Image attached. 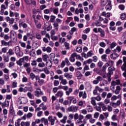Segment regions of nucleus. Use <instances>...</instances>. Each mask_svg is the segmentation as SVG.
Returning <instances> with one entry per match:
<instances>
[{"label":"nucleus","instance_id":"1","mask_svg":"<svg viewBox=\"0 0 126 126\" xmlns=\"http://www.w3.org/2000/svg\"><path fill=\"white\" fill-rule=\"evenodd\" d=\"M115 70L116 69L113 66H111L108 68V72L107 74V77L108 78V80L109 82L112 80V79H111V75H112V74H113V71H115Z\"/></svg>","mask_w":126,"mask_h":126},{"label":"nucleus","instance_id":"2","mask_svg":"<svg viewBox=\"0 0 126 126\" xmlns=\"http://www.w3.org/2000/svg\"><path fill=\"white\" fill-rule=\"evenodd\" d=\"M15 53L18 57H22V56H23V52L20 51V48L18 46L15 47Z\"/></svg>","mask_w":126,"mask_h":126},{"label":"nucleus","instance_id":"3","mask_svg":"<svg viewBox=\"0 0 126 126\" xmlns=\"http://www.w3.org/2000/svg\"><path fill=\"white\" fill-rule=\"evenodd\" d=\"M109 66V63L105 64L103 67L102 70L99 71L100 75H103V74H106V68Z\"/></svg>","mask_w":126,"mask_h":126},{"label":"nucleus","instance_id":"4","mask_svg":"<svg viewBox=\"0 0 126 126\" xmlns=\"http://www.w3.org/2000/svg\"><path fill=\"white\" fill-rule=\"evenodd\" d=\"M48 120L51 123V126H54V125H55V121L57 120V117H54L53 118V116H50L48 117Z\"/></svg>","mask_w":126,"mask_h":126},{"label":"nucleus","instance_id":"5","mask_svg":"<svg viewBox=\"0 0 126 126\" xmlns=\"http://www.w3.org/2000/svg\"><path fill=\"white\" fill-rule=\"evenodd\" d=\"M67 110L68 112H77L78 107L72 105L68 107Z\"/></svg>","mask_w":126,"mask_h":126},{"label":"nucleus","instance_id":"6","mask_svg":"<svg viewBox=\"0 0 126 126\" xmlns=\"http://www.w3.org/2000/svg\"><path fill=\"white\" fill-rule=\"evenodd\" d=\"M103 80V78L100 76H98L96 77V80L93 81L94 84H98L100 81H102Z\"/></svg>","mask_w":126,"mask_h":126},{"label":"nucleus","instance_id":"7","mask_svg":"<svg viewBox=\"0 0 126 126\" xmlns=\"http://www.w3.org/2000/svg\"><path fill=\"white\" fill-rule=\"evenodd\" d=\"M38 90H40V91H34V94L36 97H39V96H42V95H44V93H43V92L41 91V89H38Z\"/></svg>","mask_w":126,"mask_h":126},{"label":"nucleus","instance_id":"8","mask_svg":"<svg viewBox=\"0 0 126 126\" xmlns=\"http://www.w3.org/2000/svg\"><path fill=\"white\" fill-rule=\"evenodd\" d=\"M76 56V53H74L72 54L70 56V57L69 58V61L71 62V63H74V62L75 61V56Z\"/></svg>","mask_w":126,"mask_h":126},{"label":"nucleus","instance_id":"9","mask_svg":"<svg viewBox=\"0 0 126 126\" xmlns=\"http://www.w3.org/2000/svg\"><path fill=\"white\" fill-rule=\"evenodd\" d=\"M111 90H112L113 93H115V94L118 95V94H120V91H121V87L118 86L116 87L115 91H114L113 89H112Z\"/></svg>","mask_w":126,"mask_h":126},{"label":"nucleus","instance_id":"10","mask_svg":"<svg viewBox=\"0 0 126 126\" xmlns=\"http://www.w3.org/2000/svg\"><path fill=\"white\" fill-rule=\"evenodd\" d=\"M9 106V101L8 100H5L4 102L2 103L1 107L3 109L5 108V107H8Z\"/></svg>","mask_w":126,"mask_h":126},{"label":"nucleus","instance_id":"11","mask_svg":"<svg viewBox=\"0 0 126 126\" xmlns=\"http://www.w3.org/2000/svg\"><path fill=\"white\" fill-rule=\"evenodd\" d=\"M41 123H44L45 126H49L48 120L45 118H42L41 119Z\"/></svg>","mask_w":126,"mask_h":126},{"label":"nucleus","instance_id":"12","mask_svg":"<svg viewBox=\"0 0 126 126\" xmlns=\"http://www.w3.org/2000/svg\"><path fill=\"white\" fill-rule=\"evenodd\" d=\"M119 56L120 55L117 53H112L110 55V58L112 60H115L117 58H119Z\"/></svg>","mask_w":126,"mask_h":126},{"label":"nucleus","instance_id":"13","mask_svg":"<svg viewBox=\"0 0 126 126\" xmlns=\"http://www.w3.org/2000/svg\"><path fill=\"white\" fill-rule=\"evenodd\" d=\"M121 68L122 70H124L125 71V72L123 73V75L124 76V77H126V63L123 64L121 67Z\"/></svg>","mask_w":126,"mask_h":126},{"label":"nucleus","instance_id":"14","mask_svg":"<svg viewBox=\"0 0 126 126\" xmlns=\"http://www.w3.org/2000/svg\"><path fill=\"white\" fill-rule=\"evenodd\" d=\"M64 77H66L68 80H70L72 78V75L69 74L68 73H65L64 74Z\"/></svg>","mask_w":126,"mask_h":126},{"label":"nucleus","instance_id":"15","mask_svg":"<svg viewBox=\"0 0 126 126\" xmlns=\"http://www.w3.org/2000/svg\"><path fill=\"white\" fill-rule=\"evenodd\" d=\"M56 96L57 97H60V98H62L63 96V92L62 91H59L56 94Z\"/></svg>","mask_w":126,"mask_h":126},{"label":"nucleus","instance_id":"16","mask_svg":"<svg viewBox=\"0 0 126 126\" xmlns=\"http://www.w3.org/2000/svg\"><path fill=\"white\" fill-rule=\"evenodd\" d=\"M105 9L106 10H111L112 9V5L110 1H109L108 4L106 5Z\"/></svg>","mask_w":126,"mask_h":126},{"label":"nucleus","instance_id":"17","mask_svg":"<svg viewBox=\"0 0 126 126\" xmlns=\"http://www.w3.org/2000/svg\"><path fill=\"white\" fill-rule=\"evenodd\" d=\"M76 77H78V79H81V78L82 77V76H83V75H82L81 72H80V71H78L76 72Z\"/></svg>","mask_w":126,"mask_h":126},{"label":"nucleus","instance_id":"18","mask_svg":"<svg viewBox=\"0 0 126 126\" xmlns=\"http://www.w3.org/2000/svg\"><path fill=\"white\" fill-rule=\"evenodd\" d=\"M39 107H41V109L42 110H43V111H46V110L48 109V107H47V106L45 105L44 103H42L41 104H40L39 105Z\"/></svg>","mask_w":126,"mask_h":126},{"label":"nucleus","instance_id":"19","mask_svg":"<svg viewBox=\"0 0 126 126\" xmlns=\"http://www.w3.org/2000/svg\"><path fill=\"white\" fill-rule=\"evenodd\" d=\"M30 126V122H22L21 123V126Z\"/></svg>","mask_w":126,"mask_h":126},{"label":"nucleus","instance_id":"20","mask_svg":"<svg viewBox=\"0 0 126 126\" xmlns=\"http://www.w3.org/2000/svg\"><path fill=\"white\" fill-rule=\"evenodd\" d=\"M66 120H67V116H64L63 117V119L60 120V122L62 123V124H65V123H66Z\"/></svg>","mask_w":126,"mask_h":126},{"label":"nucleus","instance_id":"21","mask_svg":"<svg viewBox=\"0 0 126 126\" xmlns=\"http://www.w3.org/2000/svg\"><path fill=\"white\" fill-rule=\"evenodd\" d=\"M12 55H14V51L11 49H9L8 52L7 53V55L11 56Z\"/></svg>","mask_w":126,"mask_h":126},{"label":"nucleus","instance_id":"22","mask_svg":"<svg viewBox=\"0 0 126 126\" xmlns=\"http://www.w3.org/2000/svg\"><path fill=\"white\" fill-rule=\"evenodd\" d=\"M49 58V55L47 54L42 55V59L44 62H47Z\"/></svg>","mask_w":126,"mask_h":126},{"label":"nucleus","instance_id":"23","mask_svg":"<svg viewBox=\"0 0 126 126\" xmlns=\"http://www.w3.org/2000/svg\"><path fill=\"white\" fill-rule=\"evenodd\" d=\"M101 15H102V16H105V17H110V16H111V13H106V12H103Z\"/></svg>","mask_w":126,"mask_h":126},{"label":"nucleus","instance_id":"24","mask_svg":"<svg viewBox=\"0 0 126 126\" xmlns=\"http://www.w3.org/2000/svg\"><path fill=\"white\" fill-rule=\"evenodd\" d=\"M91 103L93 105V106H96V101L94 97H92L91 98Z\"/></svg>","mask_w":126,"mask_h":126},{"label":"nucleus","instance_id":"25","mask_svg":"<svg viewBox=\"0 0 126 126\" xmlns=\"http://www.w3.org/2000/svg\"><path fill=\"white\" fill-rule=\"evenodd\" d=\"M108 2V0H101V6H105L107 3Z\"/></svg>","mask_w":126,"mask_h":126},{"label":"nucleus","instance_id":"26","mask_svg":"<svg viewBox=\"0 0 126 126\" xmlns=\"http://www.w3.org/2000/svg\"><path fill=\"white\" fill-rule=\"evenodd\" d=\"M1 44L2 46H8V45H9V42H6L5 41L2 40H1Z\"/></svg>","mask_w":126,"mask_h":126},{"label":"nucleus","instance_id":"27","mask_svg":"<svg viewBox=\"0 0 126 126\" xmlns=\"http://www.w3.org/2000/svg\"><path fill=\"white\" fill-rule=\"evenodd\" d=\"M48 65V64H46V68H44L43 69V71L45 72V73L46 74H50V71L49 70H48V69L47 68V66Z\"/></svg>","mask_w":126,"mask_h":126},{"label":"nucleus","instance_id":"28","mask_svg":"<svg viewBox=\"0 0 126 126\" xmlns=\"http://www.w3.org/2000/svg\"><path fill=\"white\" fill-rule=\"evenodd\" d=\"M27 96L30 99H34V95L30 92L28 93Z\"/></svg>","mask_w":126,"mask_h":126},{"label":"nucleus","instance_id":"29","mask_svg":"<svg viewBox=\"0 0 126 126\" xmlns=\"http://www.w3.org/2000/svg\"><path fill=\"white\" fill-rule=\"evenodd\" d=\"M126 18V13H123L122 14H121V19H122V20H125Z\"/></svg>","mask_w":126,"mask_h":126},{"label":"nucleus","instance_id":"30","mask_svg":"<svg viewBox=\"0 0 126 126\" xmlns=\"http://www.w3.org/2000/svg\"><path fill=\"white\" fill-rule=\"evenodd\" d=\"M103 62H107V55L104 54L101 56Z\"/></svg>","mask_w":126,"mask_h":126},{"label":"nucleus","instance_id":"31","mask_svg":"<svg viewBox=\"0 0 126 126\" xmlns=\"http://www.w3.org/2000/svg\"><path fill=\"white\" fill-rule=\"evenodd\" d=\"M55 19H56V16L54 15H51L50 16V20L49 21L50 22H54V21H55Z\"/></svg>","mask_w":126,"mask_h":126},{"label":"nucleus","instance_id":"32","mask_svg":"<svg viewBox=\"0 0 126 126\" xmlns=\"http://www.w3.org/2000/svg\"><path fill=\"white\" fill-rule=\"evenodd\" d=\"M87 109L88 110V112H92L93 111V108H92V106L90 105H88L87 107Z\"/></svg>","mask_w":126,"mask_h":126},{"label":"nucleus","instance_id":"33","mask_svg":"<svg viewBox=\"0 0 126 126\" xmlns=\"http://www.w3.org/2000/svg\"><path fill=\"white\" fill-rule=\"evenodd\" d=\"M64 46L66 50H69V43L65 42L64 43Z\"/></svg>","mask_w":126,"mask_h":126},{"label":"nucleus","instance_id":"34","mask_svg":"<svg viewBox=\"0 0 126 126\" xmlns=\"http://www.w3.org/2000/svg\"><path fill=\"white\" fill-rule=\"evenodd\" d=\"M25 61L24 58H21L19 61H17L16 63H22Z\"/></svg>","mask_w":126,"mask_h":126},{"label":"nucleus","instance_id":"35","mask_svg":"<svg viewBox=\"0 0 126 126\" xmlns=\"http://www.w3.org/2000/svg\"><path fill=\"white\" fill-rule=\"evenodd\" d=\"M45 81H44V80L43 79H40L38 81L40 86H42V85H43V84H44V82Z\"/></svg>","mask_w":126,"mask_h":126},{"label":"nucleus","instance_id":"36","mask_svg":"<svg viewBox=\"0 0 126 126\" xmlns=\"http://www.w3.org/2000/svg\"><path fill=\"white\" fill-rule=\"evenodd\" d=\"M117 46V43L116 42H112L110 45V48L111 49H114Z\"/></svg>","mask_w":126,"mask_h":126},{"label":"nucleus","instance_id":"37","mask_svg":"<svg viewBox=\"0 0 126 126\" xmlns=\"http://www.w3.org/2000/svg\"><path fill=\"white\" fill-rule=\"evenodd\" d=\"M95 100H96V101H101V96L99 95H98L96 97H93Z\"/></svg>","mask_w":126,"mask_h":126},{"label":"nucleus","instance_id":"38","mask_svg":"<svg viewBox=\"0 0 126 126\" xmlns=\"http://www.w3.org/2000/svg\"><path fill=\"white\" fill-rule=\"evenodd\" d=\"M98 88H99V87H95V90H94L93 92L94 95H98V93H97V89H98Z\"/></svg>","mask_w":126,"mask_h":126},{"label":"nucleus","instance_id":"39","mask_svg":"<svg viewBox=\"0 0 126 126\" xmlns=\"http://www.w3.org/2000/svg\"><path fill=\"white\" fill-rule=\"evenodd\" d=\"M93 55V51H90L89 52H88L87 53V58H88V57H92V55Z\"/></svg>","mask_w":126,"mask_h":126},{"label":"nucleus","instance_id":"40","mask_svg":"<svg viewBox=\"0 0 126 126\" xmlns=\"http://www.w3.org/2000/svg\"><path fill=\"white\" fill-rule=\"evenodd\" d=\"M93 62V60L91 59H89L88 60L85 61L84 63H91Z\"/></svg>","mask_w":126,"mask_h":126},{"label":"nucleus","instance_id":"41","mask_svg":"<svg viewBox=\"0 0 126 126\" xmlns=\"http://www.w3.org/2000/svg\"><path fill=\"white\" fill-rule=\"evenodd\" d=\"M76 52H77L78 53H81V52H82V48H81V47H77Z\"/></svg>","mask_w":126,"mask_h":126},{"label":"nucleus","instance_id":"42","mask_svg":"<svg viewBox=\"0 0 126 126\" xmlns=\"http://www.w3.org/2000/svg\"><path fill=\"white\" fill-rule=\"evenodd\" d=\"M30 77H31L32 80H34V78H35V77H36V76L33 73H31L30 74Z\"/></svg>","mask_w":126,"mask_h":126},{"label":"nucleus","instance_id":"43","mask_svg":"<svg viewBox=\"0 0 126 126\" xmlns=\"http://www.w3.org/2000/svg\"><path fill=\"white\" fill-rule=\"evenodd\" d=\"M84 33L87 34L88 33H89L90 32V28H88L86 29L84 31Z\"/></svg>","mask_w":126,"mask_h":126},{"label":"nucleus","instance_id":"44","mask_svg":"<svg viewBox=\"0 0 126 126\" xmlns=\"http://www.w3.org/2000/svg\"><path fill=\"white\" fill-rule=\"evenodd\" d=\"M99 46L102 48H105L106 47V43L103 42H100Z\"/></svg>","mask_w":126,"mask_h":126},{"label":"nucleus","instance_id":"45","mask_svg":"<svg viewBox=\"0 0 126 126\" xmlns=\"http://www.w3.org/2000/svg\"><path fill=\"white\" fill-rule=\"evenodd\" d=\"M61 83L63 84V85H66L67 84V81L65 79H63L62 81H61Z\"/></svg>","mask_w":126,"mask_h":126},{"label":"nucleus","instance_id":"46","mask_svg":"<svg viewBox=\"0 0 126 126\" xmlns=\"http://www.w3.org/2000/svg\"><path fill=\"white\" fill-rule=\"evenodd\" d=\"M59 84H60V82L58 80H55L54 82V86H58Z\"/></svg>","mask_w":126,"mask_h":126},{"label":"nucleus","instance_id":"47","mask_svg":"<svg viewBox=\"0 0 126 126\" xmlns=\"http://www.w3.org/2000/svg\"><path fill=\"white\" fill-rule=\"evenodd\" d=\"M71 31L72 32H70V34L71 35H72L73 34V32H75L76 31V28L75 27H73L71 29Z\"/></svg>","mask_w":126,"mask_h":126},{"label":"nucleus","instance_id":"48","mask_svg":"<svg viewBox=\"0 0 126 126\" xmlns=\"http://www.w3.org/2000/svg\"><path fill=\"white\" fill-rule=\"evenodd\" d=\"M119 8L121 10H125V5L121 4L119 5Z\"/></svg>","mask_w":126,"mask_h":126},{"label":"nucleus","instance_id":"49","mask_svg":"<svg viewBox=\"0 0 126 126\" xmlns=\"http://www.w3.org/2000/svg\"><path fill=\"white\" fill-rule=\"evenodd\" d=\"M51 39L52 40H54L55 41H57L58 40V36H54L53 35H51Z\"/></svg>","mask_w":126,"mask_h":126},{"label":"nucleus","instance_id":"50","mask_svg":"<svg viewBox=\"0 0 126 126\" xmlns=\"http://www.w3.org/2000/svg\"><path fill=\"white\" fill-rule=\"evenodd\" d=\"M106 96H107V92H103L101 94L102 98H105Z\"/></svg>","mask_w":126,"mask_h":126},{"label":"nucleus","instance_id":"51","mask_svg":"<svg viewBox=\"0 0 126 126\" xmlns=\"http://www.w3.org/2000/svg\"><path fill=\"white\" fill-rule=\"evenodd\" d=\"M36 55L37 56H40V55H42V50H41V49H38L36 51Z\"/></svg>","mask_w":126,"mask_h":126},{"label":"nucleus","instance_id":"52","mask_svg":"<svg viewBox=\"0 0 126 126\" xmlns=\"http://www.w3.org/2000/svg\"><path fill=\"white\" fill-rule=\"evenodd\" d=\"M97 105L100 106V108H103L105 106V104L102 102H99L97 103Z\"/></svg>","mask_w":126,"mask_h":126},{"label":"nucleus","instance_id":"53","mask_svg":"<svg viewBox=\"0 0 126 126\" xmlns=\"http://www.w3.org/2000/svg\"><path fill=\"white\" fill-rule=\"evenodd\" d=\"M36 38H37L38 40H41V39H42V36L41 35H40V34L37 33L36 34Z\"/></svg>","mask_w":126,"mask_h":126},{"label":"nucleus","instance_id":"54","mask_svg":"<svg viewBox=\"0 0 126 126\" xmlns=\"http://www.w3.org/2000/svg\"><path fill=\"white\" fill-rule=\"evenodd\" d=\"M95 110L96 111H98V112H102V109H101L100 106H96Z\"/></svg>","mask_w":126,"mask_h":126},{"label":"nucleus","instance_id":"55","mask_svg":"<svg viewBox=\"0 0 126 126\" xmlns=\"http://www.w3.org/2000/svg\"><path fill=\"white\" fill-rule=\"evenodd\" d=\"M17 83L15 82H13L12 84V88H15V87H17Z\"/></svg>","mask_w":126,"mask_h":126},{"label":"nucleus","instance_id":"56","mask_svg":"<svg viewBox=\"0 0 126 126\" xmlns=\"http://www.w3.org/2000/svg\"><path fill=\"white\" fill-rule=\"evenodd\" d=\"M7 47H4L1 49L2 53H6V51H7Z\"/></svg>","mask_w":126,"mask_h":126},{"label":"nucleus","instance_id":"57","mask_svg":"<svg viewBox=\"0 0 126 126\" xmlns=\"http://www.w3.org/2000/svg\"><path fill=\"white\" fill-rule=\"evenodd\" d=\"M57 116H58V117L59 118H63V114H62V113L59 112H58V113H57Z\"/></svg>","mask_w":126,"mask_h":126},{"label":"nucleus","instance_id":"58","mask_svg":"<svg viewBox=\"0 0 126 126\" xmlns=\"http://www.w3.org/2000/svg\"><path fill=\"white\" fill-rule=\"evenodd\" d=\"M95 26L99 27V26H101V25H102V24H101V22L97 21L95 23Z\"/></svg>","mask_w":126,"mask_h":126},{"label":"nucleus","instance_id":"59","mask_svg":"<svg viewBox=\"0 0 126 126\" xmlns=\"http://www.w3.org/2000/svg\"><path fill=\"white\" fill-rule=\"evenodd\" d=\"M104 126H111V123H110L109 121H107L104 123Z\"/></svg>","mask_w":126,"mask_h":126},{"label":"nucleus","instance_id":"60","mask_svg":"<svg viewBox=\"0 0 126 126\" xmlns=\"http://www.w3.org/2000/svg\"><path fill=\"white\" fill-rule=\"evenodd\" d=\"M79 116H78V114L76 113L74 116V120H78Z\"/></svg>","mask_w":126,"mask_h":126},{"label":"nucleus","instance_id":"61","mask_svg":"<svg viewBox=\"0 0 126 126\" xmlns=\"http://www.w3.org/2000/svg\"><path fill=\"white\" fill-rule=\"evenodd\" d=\"M42 115H43V111H39L37 113V117H41V116H42Z\"/></svg>","mask_w":126,"mask_h":126},{"label":"nucleus","instance_id":"62","mask_svg":"<svg viewBox=\"0 0 126 126\" xmlns=\"http://www.w3.org/2000/svg\"><path fill=\"white\" fill-rule=\"evenodd\" d=\"M24 67H26V68H28L29 67H30V64L25 63L24 64Z\"/></svg>","mask_w":126,"mask_h":126},{"label":"nucleus","instance_id":"63","mask_svg":"<svg viewBox=\"0 0 126 126\" xmlns=\"http://www.w3.org/2000/svg\"><path fill=\"white\" fill-rule=\"evenodd\" d=\"M100 36L101 37H105V31H102L101 32H100Z\"/></svg>","mask_w":126,"mask_h":126},{"label":"nucleus","instance_id":"64","mask_svg":"<svg viewBox=\"0 0 126 126\" xmlns=\"http://www.w3.org/2000/svg\"><path fill=\"white\" fill-rule=\"evenodd\" d=\"M68 100H65L63 102V105H64L65 106H66L67 105H68Z\"/></svg>","mask_w":126,"mask_h":126}]
</instances>
